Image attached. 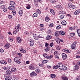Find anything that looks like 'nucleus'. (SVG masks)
<instances>
[{
    "label": "nucleus",
    "mask_w": 80,
    "mask_h": 80,
    "mask_svg": "<svg viewBox=\"0 0 80 80\" xmlns=\"http://www.w3.org/2000/svg\"><path fill=\"white\" fill-rule=\"evenodd\" d=\"M68 5L69 7H70V8H71L73 5H72V4L71 3H69Z\"/></svg>",
    "instance_id": "4d7b16f0"
},
{
    "label": "nucleus",
    "mask_w": 80,
    "mask_h": 80,
    "mask_svg": "<svg viewBox=\"0 0 80 80\" xmlns=\"http://www.w3.org/2000/svg\"><path fill=\"white\" fill-rule=\"evenodd\" d=\"M8 39H9V40L10 42H12V41H13V39L10 38H9Z\"/></svg>",
    "instance_id": "338daca9"
},
{
    "label": "nucleus",
    "mask_w": 80,
    "mask_h": 80,
    "mask_svg": "<svg viewBox=\"0 0 80 80\" xmlns=\"http://www.w3.org/2000/svg\"><path fill=\"white\" fill-rule=\"evenodd\" d=\"M61 27V26L59 25L57 27H56V29L57 30H58V29H60V28Z\"/></svg>",
    "instance_id": "5fc2aeb1"
},
{
    "label": "nucleus",
    "mask_w": 80,
    "mask_h": 80,
    "mask_svg": "<svg viewBox=\"0 0 80 80\" xmlns=\"http://www.w3.org/2000/svg\"><path fill=\"white\" fill-rule=\"evenodd\" d=\"M48 62V60H43L42 61V64L47 63V62Z\"/></svg>",
    "instance_id": "2f4dec72"
},
{
    "label": "nucleus",
    "mask_w": 80,
    "mask_h": 80,
    "mask_svg": "<svg viewBox=\"0 0 80 80\" xmlns=\"http://www.w3.org/2000/svg\"><path fill=\"white\" fill-rule=\"evenodd\" d=\"M38 0H34V4L37 7L38 6Z\"/></svg>",
    "instance_id": "20e7f679"
},
{
    "label": "nucleus",
    "mask_w": 80,
    "mask_h": 80,
    "mask_svg": "<svg viewBox=\"0 0 80 80\" xmlns=\"http://www.w3.org/2000/svg\"><path fill=\"white\" fill-rule=\"evenodd\" d=\"M38 37L40 38H43V36L41 34H39L38 35Z\"/></svg>",
    "instance_id": "052dcab7"
},
{
    "label": "nucleus",
    "mask_w": 80,
    "mask_h": 80,
    "mask_svg": "<svg viewBox=\"0 0 80 80\" xmlns=\"http://www.w3.org/2000/svg\"><path fill=\"white\" fill-rule=\"evenodd\" d=\"M62 57L63 60H65L67 58V55L65 53H62Z\"/></svg>",
    "instance_id": "423d86ee"
},
{
    "label": "nucleus",
    "mask_w": 80,
    "mask_h": 80,
    "mask_svg": "<svg viewBox=\"0 0 80 80\" xmlns=\"http://www.w3.org/2000/svg\"><path fill=\"white\" fill-rule=\"evenodd\" d=\"M56 0H51L50 1L51 3H55L56 2Z\"/></svg>",
    "instance_id": "58836bf2"
},
{
    "label": "nucleus",
    "mask_w": 80,
    "mask_h": 80,
    "mask_svg": "<svg viewBox=\"0 0 80 80\" xmlns=\"http://www.w3.org/2000/svg\"><path fill=\"white\" fill-rule=\"evenodd\" d=\"M52 37V36L48 35L46 38V40H50Z\"/></svg>",
    "instance_id": "6e6552de"
},
{
    "label": "nucleus",
    "mask_w": 80,
    "mask_h": 80,
    "mask_svg": "<svg viewBox=\"0 0 80 80\" xmlns=\"http://www.w3.org/2000/svg\"><path fill=\"white\" fill-rule=\"evenodd\" d=\"M61 23L62 25H67V22H66V21H63L61 22Z\"/></svg>",
    "instance_id": "c85d7f7f"
},
{
    "label": "nucleus",
    "mask_w": 80,
    "mask_h": 80,
    "mask_svg": "<svg viewBox=\"0 0 80 80\" xmlns=\"http://www.w3.org/2000/svg\"><path fill=\"white\" fill-rule=\"evenodd\" d=\"M55 35L56 37H58V36H59V35H60V33H59V32L56 31L55 32Z\"/></svg>",
    "instance_id": "f3484780"
},
{
    "label": "nucleus",
    "mask_w": 80,
    "mask_h": 80,
    "mask_svg": "<svg viewBox=\"0 0 80 80\" xmlns=\"http://www.w3.org/2000/svg\"><path fill=\"white\" fill-rule=\"evenodd\" d=\"M53 24L52 23H50L49 25V27H51V28H52V27H53Z\"/></svg>",
    "instance_id": "a18cd8bd"
},
{
    "label": "nucleus",
    "mask_w": 80,
    "mask_h": 80,
    "mask_svg": "<svg viewBox=\"0 0 80 80\" xmlns=\"http://www.w3.org/2000/svg\"><path fill=\"white\" fill-rule=\"evenodd\" d=\"M38 65L39 66V67H43V64L42 63H39L38 64Z\"/></svg>",
    "instance_id": "49530a36"
},
{
    "label": "nucleus",
    "mask_w": 80,
    "mask_h": 80,
    "mask_svg": "<svg viewBox=\"0 0 80 80\" xmlns=\"http://www.w3.org/2000/svg\"><path fill=\"white\" fill-rule=\"evenodd\" d=\"M74 67L75 68V70H78L79 68V66H78V65H76L74 66Z\"/></svg>",
    "instance_id": "393cba45"
},
{
    "label": "nucleus",
    "mask_w": 80,
    "mask_h": 80,
    "mask_svg": "<svg viewBox=\"0 0 80 80\" xmlns=\"http://www.w3.org/2000/svg\"><path fill=\"white\" fill-rule=\"evenodd\" d=\"M8 17L10 19H11V18H12V17H13V16L12 15H9L8 16Z\"/></svg>",
    "instance_id": "e2e57ef3"
},
{
    "label": "nucleus",
    "mask_w": 80,
    "mask_h": 80,
    "mask_svg": "<svg viewBox=\"0 0 80 80\" xmlns=\"http://www.w3.org/2000/svg\"><path fill=\"white\" fill-rule=\"evenodd\" d=\"M36 73H40V69L38 68H37L35 70Z\"/></svg>",
    "instance_id": "cd10ccee"
},
{
    "label": "nucleus",
    "mask_w": 80,
    "mask_h": 80,
    "mask_svg": "<svg viewBox=\"0 0 80 80\" xmlns=\"http://www.w3.org/2000/svg\"><path fill=\"white\" fill-rule=\"evenodd\" d=\"M45 18L46 22H48L50 21V18L48 17H46Z\"/></svg>",
    "instance_id": "bb28decb"
},
{
    "label": "nucleus",
    "mask_w": 80,
    "mask_h": 80,
    "mask_svg": "<svg viewBox=\"0 0 80 80\" xmlns=\"http://www.w3.org/2000/svg\"><path fill=\"white\" fill-rule=\"evenodd\" d=\"M17 54L18 55H19V57H22V54L20 53H17Z\"/></svg>",
    "instance_id": "3c124183"
},
{
    "label": "nucleus",
    "mask_w": 80,
    "mask_h": 80,
    "mask_svg": "<svg viewBox=\"0 0 80 80\" xmlns=\"http://www.w3.org/2000/svg\"><path fill=\"white\" fill-rule=\"evenodd\" d=\"M36 12L37 13L40 14L41 13V11L39 9H37L36 10Z\"/></svg>",
    "instance_id": "a878e982"
},
{
    "label": "nucleus",
    "mask_w": 80,
    "mask_h": 80,
    "mask_svg": "<svg viewBox=\"0 0 80 80\" xmlns=\"http://www.w3.org/2000/svg\"><path fill=\"white\" fill-rule=\"evenodd\" d=\"M17 40L18 43H20L22 42V38H20V37H17Z\"/></svg>",
    "instance_id": "f03ea898"
},
{
    "label": "nucleus",
    "mask_w": 80,
    "mask_h": 80,
    "mask_svg": "<svg viewBox=\"0 0 80 80\" xmlns=\"http://www.w3.org/2000/svg\"><path fill=\"white\" fill-rule=\"evenodd\" d=\"M71 52V51L70 50H68H68L66 51V53H70Z\"/></svg>",
    "instance_id": "6e6d98bb"
},
{
    "label": "nucleus",
    "mask_w": 80,
    "mask_h": 80,
    "mask_svg": "<svg viewBox=\"0 0 80 80\" xmlns=\"http://www.w3.org/2000/svg\"><path fill=\"white\" fill-rule=\"evenodd\" d=\"M33 37H34V38L35 39V40H38V37L37 35V34H34L33 35Z\"/></svg>",
    "instance_id": "7ed1b4c3"
},
{
    "label": "nucleus",
    "mask_w": 80,
    "mask_h": 80,
    "mask_svg": "<svg viewBox=\"0 0 80 80\" xmlns=\"http://www.w3.org/2000/svg\"><path fill=\"white\" fill-rule=\"evenodd\" d=\"M11 9L12 10H14L15 8V6H11Z\"/></svg>",
    "instance_id": "8fccbe9b"
},
{
    "label": "nucleus",
    "mask_w": 80,
    "mask_h": 80,
    "mask_svg": "<svg viewBox=\"0 0 80 80\" xmlns=\"http://www.w3.org/2000/svg\"><path fill=\"white\" fill-rule=\"evenodd\" d=\"M34 45V41L33 40H30V45L31 47H32Z\"/></svg>",
    "instance_id": "9d476101"
},
{
    "label": "nucleus",
    "mask_w": 80,
    "mask_h": 80,
    "mask_svg": "<svg viewBox=\"0 0 80 80\" xmlns=\"http://www.w3.org/2000/svg\"><path fill=\"white\" fill-rule=\"evenodd\" d=\"M71 8L74 9V8H75V5H72V6H71Z\"/></svg>",
    "instance_id": "774afa93"
},
{
    "label": "nucleus",
    "mask_w": 80,
    "mask_h": 80,
    "mask_svg": "<svg viewBox=\"0 0 80 80\" xmlns=\"http://www.w3.org/2000/svg\"><path fill=\"white\" fill-rule=\"evenodd\" d=\"M35 74V72H32V73H30V75L31 76V77H33V75H34V74Z\"/></svg>",
    "instance_id": "37998d69"
},
{
    "label": "nucleus",
    "mask_w": 80,
    "mask_h": 80,
    "mask_svg": "<svg viewBox=\"0 0 80 80\" xmlns=\"http://www.w3.org/2000/svg\"><path fill=\"white\" fill-rule=\"evenodd\" d=\"M0 63L3 64V65H6L7 63V62L3 60H1L0 61Z\"/></svg>",
    "instance_id": "1a4fd4ad"
},
{
    "label": "nucleus",
    "mask_w": 80,
    "mask_h": 80,
    "mask_svg": "<svg viewBox=\"0 0 80 80\" xmlns=\"http://www.w3.org/2000/svg\"><path fill=\"white\" fill-rule=\"evenodd\" d=\"M56 40L57 43L59 44H60V38H56Z\"/></svg>",
    "instance_id": "6ab92c4d"
},
{
    "label": "nucleus",
    "mask_w": 80,
    "mask_h": 80,
    "mask_svg": "<svg viewBox=\"0 0 80 80\" xmlns=\"http://www.w3.org/2000/svg\"><path fill=\"white\" fill-rule=\"evenodd\" d=\"M8 63H11L12 62V60L10 58H8Z\"/></svg>",
    "instance_id": "13d9d810"
},
{
    "label": "nucleus",
    "mask_w": 80,
    "mask_h": 80,
    "mask_svg": "<svg viewBox=\"0 0 80 80\" xmlns=\"http://www.w3.org/2000/svg\"><path fill=\"white\" fill-rule=\"evenodd\" d=\"M51 32H52V30L51 29H49L48 31V34H52V33H51Z\"/></svg>",
    "instance_id": "4c0bfd02"
},
{
    "label": "nucleus",
    "mask_w": 80,
    "mask_h": 80,
    "mask_svg": "<svg viewBox=\"0 0 80 80\" xmlns=\"http://www.w3.org/2000/svg\"><path fill=\"white\" fill-rule=\"evenodd\" d=\"M6 73L7 75H11L12 74V72L11 71L8 70L6 71Z\"/></svg>",
    "instance_id": "0eeeda50"
},
{
    "label": "nucleus",
    "mask_w": 80,
    "mask_h": 80,
    "mask_svg": "<svg viewBox=\"0 0 80 80\" xmlns=\"http://www.w3.org/2000/svg\"><path fill=\"white\" fill-rule=\"evenodd\" d=\"M59 14H65V12H63L62 11H60L59 12Z\"/></svg>",
    "instance_id": "72a5a7b5"
},
{
    "label": "nucleus",
    "mask_w": 80,
    "mask_h": 80,
    "mask_svg": "<svg viewBox=\"0 0 80 80\" xmlns=\"http://www.w3.org/2000/svg\"><path fill=\"white\" fill-rule=\"evenodd\" d=\"M26 8L27 9H30V8H31V6L30 4H27L26 6Z\"/></svg>",
    "instance_id": "4be33fe9"
},
{
    "label": "nucleus",
    "mask_w": 80,
    "mask_h": 80,
    "mask_svg": "<svg viewBox=\"0 0 80 80\" xmlns=\"http://www.w3.org/2000/svg\"><path fill=\"white\" fill-rule=\"evenodd\" d=\"M70 35L71 37H73L75 35V33H70Z\"/></svg>",
    "instance_id": "603ef678"
},
{
    "label": "nucleus",
    "mask_w": 80,
    "mask_h": 80,
    "mask_svg": "<svg viewBox=\"0 0 80 80\" xmlns=\"http://www.w3.org/2000/svg\"><path fill=\"white\" fill-rule=\"evenodd\" d=\"M12 14L13 15H15L16 14V11L15 10H12Z\"/></svg>",
    "instance_id": "c03bdc74"
},
{
    "label": "nucleus",
    "mask_w": 80,
    "mask_h": 80,
    "mask_svg": "<svg viewBox=\"0 0 80 80\" xmlns=\"http://www.w3.org/2000/svg\"><path fill=\"white\" fill-rule=\"evenodd\" d=\"M58 68L61 70L62 68V67H63V64L62 63H59L58 65Z\"/></svg>",
    "instance_id": "f8f14e48"
},
{
    "label": "nucleus",
    "mask_w": 80,
    "mask_h": 80,
    "mask_svg": "<svg viewBox=\"0 0 80 80\" xmlns=\"http://www.w3.org/2000/svg\"><path fill=\"white\" fill-rule=\"evenodd\" d=\"M14 62H16L18 61V58H17V57H16L15 58H14Z\"/></svg>",
    "instance_id": "ea45409f"
},
{
    "label": "nucleus",
    "mask_w": 80,
    "mask_h": 80,
    "mask_svg": "<svg viewBox=\"0 0 80 80\" xmlns=\"http://www.w3.org/2000/svg\"><path fill=\"white\" fill-rule=\"evenodd\" d=\"M62 78L63 80H68V78H67L66 77H62Z\"/></svg>",
    "instance_id": "f704fd0d"
},
{
    "label": "nucleus",
    "mask_w": 80,
    "mask_h": 80,
    "mask_svg": "<svg viewBox=\"0 0 80 80\" xmlns=\"http://www.w3.org/2000/svg\"><path fill=\"white\" fill-rule=\"evenodd\" d=\"M29 69L30 70H33V66L31 65L29 67Z\"/></svg>",
    "instance_id": "e433bc0d"
},
{
    "label": "nucleus",
    "mask_w": 80,
    "mask_h": 80,
    "mask_svg": "<svg viewBox=\"0 0 80 80\" xmlns=\"http://www.w3.org/2000/svg\"><path fill=\"white\" fill-rule=\"evenodd\" d=\"M43 55L44 57L45 58H47V59H48V60H50L51 58H52L53 57V55H52L49 56H48L47 54H43Z\"/></svg>",
    "instance_id": "f257e3e1"
},
{
    "label": "nucleus",
    "mask_w": 80,
    "mask_h": 80,
    "mask_svg": "<svg viewBox=\"0 0 80 80\" xmlns=\"http://www.w3.org/2000/svg\"><path fill=\"white\" fill-rule=\"evenodd\" d=\"M38 15L37 14V12H35L33 15V17H37Z\"/></svg>",
    "instance_id": "79ce46f5"
},
{
    "label": "nucleus",
    "mask_w": 80,
    "mask_h": 80,
    "mask_svg": "<svg viewBox=\"0 0 80 80\" xmlns=\"http://www.w3.org/2000/svg\"><path fill=\"white\" fill-rule=\"evenodd\" d=\"M44 30V28H43L40 27L39 28V30L40 31H43Z\"/></svg>",
    "instance_id": "a19ab883"
},
{
    "label": "nucleus",
    "mask_w": 80,
    "mask_h": 80,
    "mask_svg": "<svg viewBox=\"0 0 80 80\" xmlns=\"http://www.w3.org/2000/svg\"><path fill=\"white\" fill-rule=\"evenodd\" d=\"M80 13V9H78L76 11L74 12V14L75 15H78V14H79Z\"/></svg>",
    "instance_id": "ddd939ff"
},
{
    "label": "nucleus",
    "mask_w": 80,
    "mask_h": 80,
    "mask_svg": "<svg viewBox=\"0 0 80 80\" xmlns=\"http://www.w3.org/2000/svg\"><path fill=\"white\" fill-rule=\"evenodd\" d=\"M15 4V3L13 1H11L10 2V5H12V6H13V5H14Z\"/></svg>",
    "instance_id": "7c9ffc66"
},
{
    "label": "nucleus",
    "mask_w": 80,
    "mask_h": 80,
    "mask_svg": "<svg viewBox=\"0 0 80 80\" xmlns=\"http://www.w3.org/2000/svg\"><path fill=\"white\" fill-rule=\"evenodd\" d=\"M55 7L57 8H58V9H59V10H62V6L60 5H57Z\"/></svg>",
    "instance_id": "4468645a"
},
{
    "label": "nucleus",
    "mask_w": 80,
    "mask_h": 80,
    "mask_svg": "<svg viewBox=\"0 0 80 80\" xmlns=\"http://www.w3.org/2000/svg\"><path fill=\"white\" fill-rule=\"evenodd\" d=\"M0 7L1 8V9H3L4 8V7H5V6L4 5H1V6H0Z\"/></svg>",
    "instance_id": "de8ad7c7"
},
{
    "label": "nucleus",
    "mask_w": 80,
    "mask_h": 80,
    "mask_svg": "<svg viewBox=\"0 0 80 80\" xmlns=\"http://www.w3.org/2000/svg\"><path fill=\"white\" fill-rule=\"evenodd\" d=\"M12 79V76H8L5 78V80H11Z\"/></svg>",
    "instance_id": "dca6fc26"
},
{
    "label": "nucleus",
    "mask_w": 80,
    "mask_h": 80,
    "mask_svg": "<svg viewBox=\"0 0 80 80\" xmlns=\"http://www.w3.org/2000/svg\"><path fill=\"white\" fill-rule=\"evenodd\" d=\"M58 68V65L56 66H54L53 67V69H57Z\"/></svg>",
    "instance_id": "864d4df0"
},
{
    "label": "nucleus",
    "mask_w": 80,
    "mask_h": 80,
    "mask_svg": "<svg viewBox=\"0 0 80 80\" xmlns=\"http://www.w3.org/2000/svg\"><path fill=\"white\" fill-rule=\"evenodd\" d=\"M11 72H15L16 70H17L16 68H12L11 69Z\"/></svg>",
    "instance_id": "5701e85b"
},
{
    "label": "nucleus",
    "mask_w": 80,
    "mask_h": 80,
    "mask_svg": "<svg viewBox=\"0 0 80 80\" xmlns=\"http://www.w3.org/2000/svg\"><path fill=\"white\" fill-rule=\"evenodd\" d=\"M3 11L4 12H6L7 11V8H5V7H4L3 8Z\"/></svg>",
    "instance_id": "09e8293b"
},
{
    "label": "nucleus",
    "mask_w": 80,
    "mask_h": 80,
    "mask_svg": "<svg viewBox=\"0 0 80 80\" xmlns=\"http://www.w3.org/2000/svg\"><path fill=\"white\" fill-rule=\"evenodd\" d=\"M77 33H78V35L79 37H80V29H78L77 30Z\"/></svg>",
    "instance_id": "473e14b6"
},
{
    "label": "nucleus",
    "mask_w": 80,
    "mask_h": 80,
    "mask_svg": "<svg viewBox=\"0 0 80 80\" xmlns=\"http://www.w3.org/2000/svg\"><path fill=\"white\" fill-rule=\"evenodd\" d=\"M51 78H55L56 77V75L54 74H52L50 75Z\"/></svg>",
    "instance_id": "412c9836"
},
{
    "label": "nucleus",
    "mask_w": 80,
    "mask_h": 80,
    "mask_svg": "<svg viewBox=\"0 0 80 80\" xmlns=\"http://www.w3.org/2000/svg\"><path fill=\"white\" fill-rule=\"evenodd\" d=\"M65 17V15L64 14H62V15H61L60 17V18L61 19H63L64 18V17Z\"/></svg>",
    "instance_id": "c9c22d12"
},
{
    "label": "nucleus",
    "mask_w": 80,
    "mask_h": 80,
    "mask_svg": "<svg viewBox=\"0 0 80 80\" xmlns=\"http://www.w3.org/2000/svg\"><path fill=\"white\" fill-rule=\"evenodd\" d=\"M59 33L61 35H65V32L62 31H59Z\"/></svg>",
    "instance_id": "aec40b11"
},
{
    "label": "nucleus",
    "mask_w": 80,
    "mask_h": 80,
    "mask_svg": "<svg viewBox=\"0 0 80 80\" xmlns=\"http://www.w3.org/2000/svg\"><path fill=\"white\" fill-rule=\"evenodd\" d=\"M50 46L51 47H53V42H51L50 43Z\"/></svg>",
    "instance_id": "680f3d73"
},
{
    "label": "nucleus",
    "mask_w": 80,
    "mask_h": 80,
    "mask_svg": "<svg viewBox=\"0 0 80 80\" xmlns=\"http://www.w3.org/2000/svg\"><path fill=\"white\" fill-rule=\"evenodd\" d=\"M21 53H26V51L22 49V50L21 51Z\"/></svg>",
    "instance_id": "bf43d9fd"
},
{
    "label": "nucleus",
    "mask_w": 80,
    "mask_h": 80,
    "mask_svg": "<svg viewBox=\"0 0 80 80\" xmlns=\"http://www.w3.org/2000/svg\"><path fill=\"white\" fill-rule=\"evenodd\" d=\"M18 13L19 15H20V16H22V15H23V9H21L19 10Z\"/></svg>",
    "instance_id": "39448f33"
},
{
    "label": "nucleus",
    "mask_w": 80,
    "mask_h": 80,
    "mask_svg": "<svg viewBox=\"0 0 80 80\" xmlns=\"http://www.w3.org/2000/svg\"><path fill=\"white\" fill-rule=\"evenodd\" d=\"M15 31H17V32H18L19 31V28L18 27L16 26L15 27Z\"/></svg>",
    "instance_id": "c756f323"
},
{
    "label": "nucleus",
    "mask_w": 80,
    "mask_h": 80,
    "mask_svg": "<svg viewBox=\"0 0 80 80\" xmlns=\"http://www.w3.org/2000/svg\"><path fill=\"white\" fill-rule=\"evenodd\" d=\"M10 44L8 43H6V44L4 46L5 48H6V49H8V48L10 47Z\"/></svg>",
    "instance_id": "9b49d317"
},
{
    "label": "nucleus",
    "mask_w": 80,
    "mask_h": 80,
    "mask_svg": "<svg viewBox=\"0 0 80 80\" xmlns=\"http://www.w3.org/2000/svg\"><path fill=\"white\" fill-rule=\"evenodd\" d=\"M25 35H28L29 34L28 32L27 31H26L24 32Z\"/></svg>",
    "instance_id": "69168bd1"
},
{
    "label": "nucleus",
    "mask_w": 80,
    "mask_h": 80,
    "mask_svg": "<svg viewBox=\"0 0 80 80\" xmlns=\"http://www.w3.org/2000/svg\"><path fill=\"white\" fill-rule=\"evenodd\" d=\"M50 11L51 13L53 15H55V12H54L53 10L52 9H51L50 10Z\"/></svg>",
    "instance_id": "b1692460"
},
{
    "label": "nucleus",
    "mask_w": 80,
    "mask_h": 80,
    "mask_svg": "<svg viewBox=\"0 0 80 80\" xmlns=\"http://www.w3.org/2000/svg\"><path fill=\"white\" fill-rule=\"evenodd\" d=\"M67 69V68L66 67L63 66L61 68V70H66Z\"/></svg>",
    "instance_id": "a211bd4d"
},
{
    "label": "nucleus",
    "mask_w": 80,
    "mask_h": 80,
    "mask_svg": "<svg viewBox=\"0 0 80 80\" xmlns=\"http://www.w3.org/2000/svg\"><path fill=\"white\" fill-rule=\"evenodd\" d=\"M76 44H74L72 43L71 45V48L72 49H75V47H76Z\"/></svg>",
    "instance_id": "2eb2a0df"
},
{
    "label": "nucleus",
    "mask_w": 80,
    "mask_h": 80,
    "mask_svg": "<svg viewBox=\"0 0 80 80\" xmlns=\"http://www.w3.org/2000/svg\"><path fill=\"white\" fill-rule=\"evenodd\" d=\"M0 52L1 53H3V52H4V50H3V49L2 48H1L0 50Z\"/></svg>",
    "instance_id": "0e129e2a"
}]
</instances>
